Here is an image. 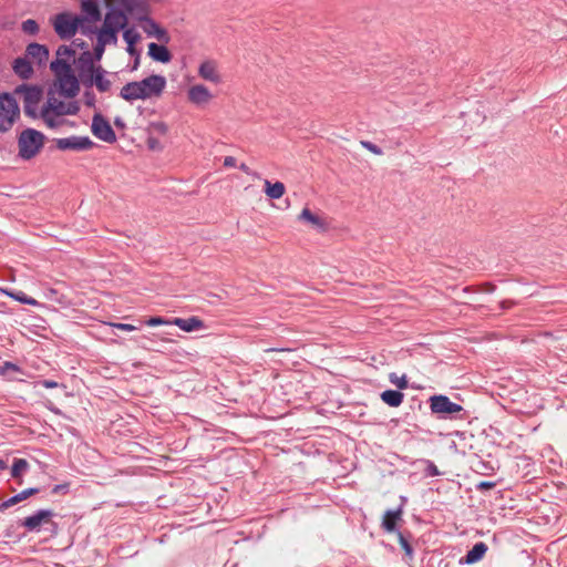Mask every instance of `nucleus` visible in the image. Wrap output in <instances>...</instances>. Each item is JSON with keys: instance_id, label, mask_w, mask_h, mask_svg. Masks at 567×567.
Instances as JSON below:
<instances>
[{"instance_id": "nucleus-1", "label": "nucleus", "mask_w": 567, "mask_h": 567, "mask_svg": "<svg viewBox=\"0 0 567 567\" xmlns=\"http://www.w3.org/2000/svg\"><path fill=\"white\" fill-rule=\"evenodd\" d=\"M71 47L60 45L55 53V60L50 64L54 75L53 83L48 93L45 105L40 109L43 113H71Z\"/></svg>"}, {"instance_id": "nucleus-2", "label": "nucleus", "mask_w": 567, "mask_h": 567, "mask_svg": "<svg viewBox=\"0 0 567 567\" xmlns=\"http://www.w3.org/2000/svg\"><path fill=\"white\" fill-rule=\"evenodd\" d=\"M166 86V79L163 75L153 74L141 81L125 84L120 96L125 101L147 100L162 95Z\"/></svg>"}, {"instance_id": "nucleus-3", "label": "nucleus", "mask_w": 567, "mask_h": 567, "mask_svg": "<svg viewBox=\"0 0 567 567\" xmlns=\"http://www.w3.org/2000/svg\"><path fill=\"white\" fill-rule=\"evenodd\" d=\"M78 69L79 79L73 74V96L80 90V82L87 87L95 85L101 92H107L111 89V81L105 78L101 66L94 65L90 55L79 59Z\"/></svg>"}, {"instance_id": "nucleus-4", "label": "nucleus", "mask_w": 567, "mask_h": 567, "mask_svg": "<svg viewBox=\"0 0 567 567\" xmlns=\"http://www.w3.org/2000/svg\"><path fill=\"white\" fill-rule=\"evenodd\" d=\"M43 145L44 135L34 128H27L18 138L19 156L23 159H31L40 153Z\"/></svg>"}, {"instance_id": "nucleus-5", "label": "nucleus", "mask_w": 567, "mask_h": 567, "mask_svg": "<svg viewBox=\"0 0 567 567\" xmlns=\"http://www.w3.org/2000/svg\"><path fill=\"white\" fill-rule=\"evenodd\" d=\"M14 94L22 97L25 115L30 117L39 115L38 104L42 99V90L39 86L21 84L14 89Z\"/></svg>"}, {"instance_id": "nucleus-6", "label": "nucleus", "mask_w": 567, "mask_h": 567, "mask_svg": "<svg viewBox=\"0 0 567 567\" xmlns=\"http://www.w3.org/2000/svg\"><path fill=\"white\" fill-rule=\"evenodd\" d=\"M19 115L20 109L13 95L0 94V132L10 130Z\"/></svg>"}, {"instance_id": "nucleus-7", "label": "nucleus", "mask_w": 567, "mask_h": 567, "mask_svg": "<svg viewBox=\"0 0 567 567\" xmlns=\"http://www.w3.org/2000/svg\"><path fill=\"white\" fill-rule=\"evenodd\" d=\"M92 134L100 141L113 144L116 142V134L110 122L100 113H95L91 124Z\"/></svg>"}, {"instance_id": "nucleus-8", "label": "nucleus", "mask_w": 567, "mask_h": 567, "mask_svg": "<svg viewBox=\"0 0 567 567\" xmlns=\"http://www.w3.org/2000/svg\"><path fill=\"white\" fill-rule=\"evenodd\" d=\"M214 99V94L204 84H194L187 90V100L197 107L207 106Z\"/></svg>"}, {"instance_id": "nucleus-9", "label": "nucleus", "mask_w": 567, "mask_h": 567, "mask_svg": "<svg viewBox=\"0 0 567 567\" xmlns=\"http://www.w3.org/2000/svg\"><path fill=\"white\" fill-rule=\"evenodd\" d=\"M431 411L435 414H454L463 410V408L452 402L445 395H434L430 399Z\"/></svg>"}, {"instance_id": "nucleus-10", "label": "nucleus", "mask_w": 567, "mask_h": 567, "mask_svg": "<svg viewBox=\"0 0 567 567\" xmlns=\"http://www.w3.org/2000/svg\"><path fill=\"white\" fill-rule=\"evenodd\" d=\"M128 23L127 16L120 9H111L106 12L102 27L118 33Z\"/></svg>"}, {"instance_id": "nucleus-11", "label": "nucleus", "mask_w": 567, "mask_h": 567, "mask_svg": "<svg viewBox=\"0 0 567 567\" xmlns=\"http://www.w3.org/2000/svg\"><path fill=\"white\" fill-rule=\"evenodd\" d=\"M54 31L61 39L71 37V13L62 12L51 19Z\"/></svg>"}, {"instance_id": "nucleus-12", "label": "nucleus", "mask_w": 567, "mask_h": 567, "mask_svg": "<svg viewBox=\"0 0 567 567\" xmlns=\"http://www.w3.org/2000/svg\"><path fill=\"white\" fill-rule=\"evenodd\" d=\"M298 220L307 223L316 229H328L327 220L322 216L311 212L308 207L302 208L301 213L298 216Z\"/></svg>"}, {"instance_id": "nucleus-13", "label": "nucleus", "mask_w": 567, "mask_h": 567, "mask_svg": "<svg viewBox=\"0 0 567 567\" xmlns=\"http://www.w3.org/2000/svg\"><path fill=\"white\" fill-rule=\"evenodd\" d=\"M198 75L203 80L209 81L215 84L220 82V75L217 71V65L212 60H207L200 63L198 68Z\"/></svg>"}, {"instance_id": "nucleus-14", "label": "nucleus", "mask_w": 567, "mask_h": 567, "mask_svg": "<svg viewBox=\"0 0 567 567\" xmlns=\"http://www.w3.org/2000/svg\"><path fill=\"white\" fill-rule=\"evenodd\" d=\"M143 30L147 35L154 37L163 43L169 42V35L167 31L164 28H162L158 23H156L154 20L147 19L146 23L143 27Z\"/></svg>"}, {"instance_id": "nucleus-15", "label": "nucleus", "mask_w": 567, "mask_h": 567, "mask_svg": "<svg viewBox=\"0 0 567 567\" xmlns=\"http://www.w3.org/2000/svg\"><path fill=\"white\" fill-rule=\"evenodd\" d=\"M25 53L29 58L37 61L40 65L45 64L49 59V50L45 45L39 43H30Z\"/></svg>"}, {"instance_id": "nucleus-16", "label": "nucleus", "mask_w": 567, "mask_h": 567, "mask_svg": "<svg viewBox=\"0 0 567 567\" xmlns=\"http://www.w3.org/2000/svg\"><path fill=\"white\" fill-rule=\"evenodd\" d=\"M147 53L150 58L156 62L168 63L172 60L169 50L165 45H159L154 42L148 44Z\"/></svg>"}, {"instance_id": "nucleus-17", "label": "nucleus", "mask_w": 567, "mask_h": 567, "mask_svg": "<svg viewBox=\"0 0 567 567\" xmlns=\"http://www.w3.org/2000/svg\"><path fill=\"white\" fill-rule=\"evenodd\" d=\"M51 513L48 511H40L37 514L24 518L22 526L29 530H37L42 524L49 523Z\"/></svg>"}, {"instance_id": "nucleus-18", "label": "nucleus", "mask_w": 567, "mask_h": 567, "mask_svg": "<svg viewBox=\"0 0 567 567\" xmlns=\"http://www.w3.org/2000/svg\"><path fill=\"white\" fill-rule=\"evenodd\" d=\"M172 324L177 326L179 329L186 332H192L204 328V322L198 317H190L187 319L175 318L172 320Z\"/></svg>"}, {"instance_id": "nucleus-19", "label": "nucleus", "mask_w": 567, "mask_h": 567, "mask_svg": "<svg viewBox=\"0 0 567 567\" xmlns=\"http://www.w3.org/2000/svg\"><path fill=\"white\" fill-rule=\"evenodd\" d=\"M14 73L23 80H28L33 74V68L25 58H18L12 64Z\"/></svg>"}, {"instance_id": "nucleus-20", "label": "nucleus", "mask_w": 567, "mask_h": 567, "mask_svg": "<svg viewBox=\"0 0 567 567\" xmlns=\"http://www.w3.org/2000/svg\"><path fill=\"white\" fill-rule=\"evenodd\" d=\"M265 194L270 199H279L286 193V186L281 182L271 183L268 179L264 181Z\"/></svg>"}, {"instance_id": "nucleus-21", "label": "nucleus", "mask_w": 567, "mask_h": 567, "mask_svg": "<svg viewBox=\"0 0 567 567\" xmlns=\"http://www.w3.org/2000/svg\"><path fill=\"white\" fill-rule=\"evenodd\" d=\"M65 113H52L49 115V113L39 112V115L45 125L50 128H58L62 125L66 124V116Z\"/></svg>"}, {"instance_id": "nucleus-22", "label": "nucleus", "mask_w": 567, "mask_h": 567, "mask_svg": "<svg viewBox=\"0 0 567 567\" xmlns=\"http://www.w3.org/2000/svg\"><path fill=\"white\" fill-rule=\"evenodd\" d=\"M381 400L391 408H398L402 404L404 394L395 390H385L380 395Z\"/></svg>"}, {"instance_id": "nucleus-23", "label": "nucleus", "mask_w": 567, "mask_h": 567, "mask_svg": "<svg viewBox=\"0 0 567 567\" xmlns=\"http://www.w3.org/2000/svg\"><path fill=\"white\" fill-rule=\"evenodd\" d=\"M486 551H487V546L485 543H483V542L476 543L473 546V548L467 553V555L465 557V561L467 564H475L484 557Z\"/></svg>"}, {"instance_id": "nucleus-24", "label": "nucleus", "mask_w": 567, "mask_h": 567, "mask_svg": "<svg viewBox=\"0 0 567 567\" xmlns=\"http://www.w3.org/2000/svg\"><path fill=\"white\" fill-rule=\"evenodd\" d=\"M96 39L100 42V47H106L111 44L116 45L117 33L113 30H109L104 27H101V29L97 31Z\"/></svg>"}, {"instance_id": "nucleus-25", "label": "nucleus", "mask_w": 567, "mask_h": 567, "mask_svg": "<svg viewBox=\"0 0 567 567\" xmlns=\"http://www.w3.org/2000/svg\"><path fill=\"white\" fill-rule=\"evenodd\" d=\"M401 509L386 511L383 516L382 527L389 533L394 532L398 520L401 519Z\"/></svg>"}, {"instance_id": "nucleus-26", "label": "nucleus", "mask_w": 567, "mask_h": 567, "mask_svg": "<svg viewBox=\"0 0 567 567\" xmlns=\"http://www.w3.org/2000/svg\"><path fill=\"white\" fill-rule=\"evenodd\" d=\"M73 150L89 151L96 146V144L89 136H73Z\"/></svg>"}, {"instance_id": "nucleus-27", "label": "nucleus", "mask_w": 567, "mask_h": 567, "mask_svg": "<svg viewBox=\"0 0 567 567\" xmlns=\"http://www.w3.org/2000/svg\"><path fill=\"white\" fill-rule=\"evenodd\" d=\"M38 492L37 488H28V489H24L22 492H20L19 494L12 496L11 498H9L8 501H6L2 506L3 507H10V506H13L16 504H18L19 502L21 501H24L27 499L29 496L35 494Z\"/></svg>"}, {"instance_id": "nucleus-28", "label": "nucleus", "mask_w": 567, "mask_h": 567, "mask_svg": "<svg viewBox=\"0 0 567 567\" xmlns=\"http://www.w3.org/2000/svg\"><path fill=\"white\" fill-rule=\"evenodd\" d=\"M146 132L153 136L154 134L164 136L168 132V125L163 121L151 122L146 127Z\"/></svg>"}, {"instance_id": "nucleus-29", "label": "nucleus", "mask_w": 567, "mask_h": 567, "mask_svg": "<svg viewBox=\"0 0 567 567\" xmlns=\"http://www.w3.org/2000/svg\"><path fill=\"white\" fill-rule=\"evenodd\" d=\"M28 467V462L23 458H17L11 468V475L13 478L19 480L18 483L21 484V474Z\"/></svg>"}, {"instance_id": "nucleus-30", "label": "nucleus", "mask_w": 567, "mask_h": 567, "mask_svg": "<svg viewBox=\"0 0 567 567\" xmlns=\"http://www.w3.org/2000/svg\"><path fill=\"white\" fill-rule=\"evenodd\" d=\"M83 11L90 16L94 21L100 20L101 12L97 4L94 1H85L82 3Z\"/></svg>"}, {"instance_id": "nucleus-31", "label": "nucleus", "mask_w": 567, "mask_h": 567, "mask_svg": "<svg viewBox=\"0 0 567 567\" xmlns=\"http://www.w3.org/2000/svg\"><path fill=\"white\" fill-rule=\"evenodd\" d=\"M389 380L392 384H394L400 390H404L409 386L408 379L405 374L398 375L396 373L392 372L389 374Z\"/></svg>"}, {"instance_id": "nucleus-32", "label": "nucleus", "mask_w": 567, "mask_h": 567, "mask_svg": "<svg viewBox=\"0 0 567 567\" xmlns=\"http://www.w3.org/2000/svg\"><path fill=\"white\" fill-rule=\"evenodd\" d=\"M21 29L24 33L30 35H35L40 30L38 22L33 19H28L23 21L21 24Z\"/></svg>"}, {"instance_id": "nucleus-33", "label": "nucleus", "mask_w": 567, "mask_h": 567, "mask_svg": "<svg viewBox=\"0 0 567 567\" xmlns=\"http://www.w3.org/2000/svg\"><path fill=\"white\" fill-rule=\"evenodd\" d=\"M123 39L125 40L127 45L132 47L141 40V35L134 29H126L123 33Z\"/></svg>"}, {"instance_id": "nucleus-34", "label": "nucleus", "mask_w": 567, "mask_h": 567, "mask_svg": "<svg viewBox=\"0 0 567 567\" xmlns=\"http://www.w3.org/2000/svg\"><path fill=\"white\" fill-rule=\"evenodd\" d=\"M10 297H12L13 299L22 302V303H25V305H37V300H34L33 298L31 297H28L24 292L22 291H19V292H10L8 293Z\"/></svg>"}, {"instance_id": "nucleus-35", "label": "nucleus", "mask_w": 567, "mask_h": 567, "mask_svg": "<svg viewBox=\"0 0 567 567\" xmlns=\"http://www.w3.org/2000/svg\"><path fill=\"white\" fill-rule=\"evenodd\" d=\"M146 145L150 151L159 152L163 150V144L153 135L148 134Z\"/></svg>"}, {"instance_id": "nucleus-36", "label": "nucleus", "mask_w": 567, "mask_h": 567, "mask_svg": "<svg viewBox=\"0 0 567 567\" xmlns=\"http://www.w3.org/2000/svg\"><path fill=\"white\" fill-rule=\"evenodd\" d=\"M146 324L150 327L163 326V324H172L171 320H166L163 317H152L146 321Z\"/></svg>"}, {"instance_id": "nucleus-37", "label": "nucleus", "mask_w": 567, "mask_h": 567, "mask_svg": "<svg viewBox=\"0 0 567 567\" xmlns=\"http://www.w3.org/2000/svg\"><path fill=\"white\" fill-rule=\"evenodd\" d=\"M361 145L368 150L369 152L375 154V155H381L382 154V151L379 146H377L375 144L371 143V142H368V141H362L361 142Z\"/></svg>"}, {"instance_id": "nucleus-38", "label": "nucleus", "mask_w": 567, "mask_h": 567, "mask_svg": "<svg viewBox=\"0 0 567 567\" xmlns=\"http://www.w3.org/2000/svg\"><path fill=\"white\" fill-rule=\"evenodd\" d=\"M398 537H399V543H400L402 549L406 553V555L411 556L412 547L410 546L408 540L404 538V536L401 533H398Z\"/></svg>"}, {"instance_id": "nucleus-39", "label": "nucleus", "mask_w": 567, "mask_h": 567, "mask_svg": "<svg viewBox=\"0 0 567 567\" xmlns=\"http://www.w3.org/2000/svg\"><path fill=\"white\" fill-rule=\"evenodd\" d=\"M113 326L123 331H133L136 329L134 326L128 323H114Z\"/></svg>"}, {"instance_id": "nucleus-40", "label": "nucleus", "mask_w": 567, "mask_h": 567, "mask_svg": "<svg viewBox=\"0 0 567 567\" xmlns=\"http://www.w3.org/2000/svg\"><path fill=\"white\" fill-rule=\"evenodd\" d=\"M237 164V161L233 156H226L224 159V166L226 167H235Z\"/></svg>"}, {"instance_id": "nucleus-41", "label": "nucleus", "mask_w": 567, "mask_h": 567, "mask_svg": "<svg viewBox=\"0 0 567 567\" xmlns=\"http://www.w3.org/2000/svg\"><path fill=\"white\" fill-rule=\"evenodd\" d=\"M59 147L62 150L71 148V138H62L59 141Z\"/></svg>"}, {"instance_id": "nucleus-42", "label": "nucleus", "mask_w": 567, "mask_h": 567, "mask_svg": "<svg viewBox=\"0 0 567 567\" xmlns=\"http://www.w3.org/2000/svg\"><path fill=\"white\" fill-rule=\"evenodd\" d=\"M16 370V365L11 362H6L4 365H0V374H3L7 370Z\"/></svg>"}, {"instance_id": "nucleus-43", "label": "nucleus", "mask_w": 567, "mask_h": 567, "mask_svg": "<svg viewBox=\"0 0 567 567\" xmlns=\"http://www.w3.org/2000/svg\"><path fill=\"white\" fill-rule=\"evenodd\" d=\"M104 50H105V47H100V42L97 41V43H96V45L94 48V53H95L97 59H101V56L104 53Z\"/></svg>"}, {"instance_id": "nucleus-44", "label": "nucleus", "mask_w": 567, "mask_h": 567, "mask_svg": "<svg viewBox=\"0 0 567 567\" xmlns=\"http://www.w3.org/2000/svg\"><path fill=\"white\" fill-rule=\"evenodd\" d=\"M494 486H495V483H493V482H482V483H480V485H478V487H480L481 489H491V488H493Z\"/></svg>"}, {"instance_id": "nucleus-45", "label": "nucleus", "mask_w": 567, "mask_h": 567, "mask_svg": "<svg viewBox=\"0 0 567 567\" xmlns=\"http://www.w3.org/2000/svg\"><path fill=\"white\" fill-rule=\"evenodd\" d=\"M114 124L118 128H124L125 127V123H124V121L121 117H116L114 120Z\"/></svg>"}, {"instance_id": "nucleus-46", "label": "nucleus", "mask_w": 567, "mask_h": 567, "mask_svg": "<svg viewBox=\"0 0 567 567\" xmlns=\"http://www.w3.org/2000/svg\"><path fill=\"white\" fill-rule=\"evenodd\" d=\"M239 168L246 174H251L250 168L245 163L240 164Z\"/></svg>"}, {"instance_id": "nucleus-47", "label": "nucleus", "mask_w": 567, "mask_h": 567, "mask_svg": "<svg viewBox=\"0 0 567 567\" xmlns=\"http://www.w3.org/2000/svg\"><path fill=\"white\" fill-rule=\"evenodd\" d=\"M127 52L131 55H135L136 54L135 45H132V47L127 45Z\"/></svg>"}, {"instance_id": "nucleus-48", "label": "nucleus", "mask_w": 567, "mask_h": 567, "mask_svg": "<svg viewBox=\"0 0 567 567\" xmlns=\"http://www.w3.org/2000/svg\"><path fill=\"white\" fill-rule=\"evenodd\" d=\"M78 22H79V19H78L76 17H73V24H72V28H73V34H74V33H75V31H76Z\"/></svg>"}, {"instance_id": "nucleus-49", "label": "nucleus", "mask_w": 567, "mask_h": 567, "mask_svg": "<svg viewBox=\"0 0 567 567\" xmlns=\"http://www.w3.org/2000/svg\"><path fill=\"white\" fill-rule=\"evenodd\" d=\"M6 468H7L6 462L0 460V470H6Z\"/></svg>"}, {"instance_id": "nucleus-50", "label": "nucleus", "mask_w": 567, "mask_h": 567, "mask_svg": "<svg viewBox=\"0 0 567 567\" xmlns=\"http://www.w3.org/2000/svg\"><path fill=\"white\" fill-rule=\"evenodd\" d=\"M114 2H115V0H105V3L107 7L113 6Z\"/></svg>"}, {"instance_id": "nucleus-51", "label": "nucleus", "mask_w": 567, "mask_h": 567, "mask_svg": "<svg viewBox=\"0 0 567 567\" xmlns=\"http://www.w3.org/2000/svg\"><path fill=\"white\" fill-rule=\"evenodd\" d=\"M432 474H433V475H436V474H437V470H436V467H435V466H433V468H432Z\"/></svg>"}, {"instance_id": "nucleus-52", "label": "nucleus", "mask_w": 567, "mask_h": 567, "mask_svg": "<svg viewBox=\"0 0 567 567\" xmlns=\"http://www.w3.org/2000/svg\"><path fill=\"white\" fill-rule=\"evenodd\" d=\"M72 111H73V114H74L78 111V109L73 106Z\"/></svg>"}]
</instances>
